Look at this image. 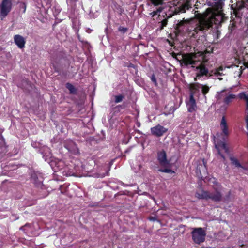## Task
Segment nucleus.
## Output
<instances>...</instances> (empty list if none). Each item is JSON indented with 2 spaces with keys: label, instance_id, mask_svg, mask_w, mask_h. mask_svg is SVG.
Masks as SVG:
<instances>
[{
  "label": "nucleus",
  "instance_id": "obj_4",
  "mask_svg": "<svg viewBox=\"0 0 248 248\" xmlns=\"http://www.w3.org/2000/svg\"><path fill=\"white\" fill-rule=\"evenodd\" d=\"M16 0H2L0 3V18L3 20L12 9L13 4Z\"/></svg>",
  "mask_w": 248,
  "mask_h": 248
},
{
  "label": "nucleus",
  "instance_id": "obj_13",
  "mask_svg": "<svg viewBox=\"0 0 248 248\" xmlns=\"http://www.w3.org/2000/svg\"><path fill=\"white\" fill-rule=\"evenodd\" d=\"M202 161L203 165H200L197 166L196 169V173L197 174L199 173V176L201 178H203L204 176H206V175L207 174V170L206 167V163L204 159H203Z\"/></svg>",
  "mask_w": 248,
  "mask_h": 248
},
{
  "label": "nucleus",
  "instance_id": "obj_8",
  "mask_svg": "<svg viewBox=\"0 0 248 248\" xmlns=\"http://www.w3.org/2000/svg\"><path fill=\"white\" fill-rule=\"evenodd\" d=\"M157 159L159 164L162 167H170V163L167 159L166 154L164 151H162L158 153Z\"/></svg>",
  "mask_w": 248,
  "mask_h": 248
},
{
  "label": "nucleus",
  "instance_id": "obj_26",
  "mask_svg": "<svg viewBox=\"0 0 248 248\" xmlns=\"http://www.w3.org/2000/svg\"><path fill=\"white\" fill-rule=\"evenodd\" d=\"M164 169H159L158 170V171L162 172H165V173H174L175 172L174 170H172L171 169H170L169 168H168V167H165Z\"/></svg>",
  "mask_w": 248,
  "mask_h": 248
},
{
  "label": "nucleus",
  "instance_id": "obj_3",
  "mask_svg": "<svg viewBox=\"0 0 248 248\" xmlns=\"http://www.w3.org/2000/svg\"><path fill=\"white\" fill-rule=\"evenodd\" d=\"M191 235L193 242L197 244H200L205 241L206 233L203 228H195L191 232Z\"/></svg>",
  "mask_w": 248,
  "mask_h": 248
},
{
  "label": "nucleus",
  "instance_id": "obj_7",
  "mask_svg": "<svg viewBox=\"0 0 248 248\" xmlns=\"http://www.w3.org/2000/svg\"><path fill=\"white\" fill-rule=\"evenodd\" d=\"M191 8L192 7L190 2L187 0H184L175 8V12L176 14L183 13Z\"/></svg>",
  "mask_w": 248,
  "mask_h": 248
},
{
  "label": "nucleus",
  "instance_id": "obj_19",
  "mask_svg": "<svg viewBox=\"0 0 248 248\" xmlns=\"http://www.w3.org/2000/svg\"><path fill=\"white\" fill-rule=\"evenodd\" d=\"M31 180L37 187H42L43 180L41 177H38L36 174H34L32 175Z\"/></svg>",
  "mask_w": 248,
  "mask_h": 248
},
{
  "label": "nucleus",
  "instance_id": "obj_25",
  "mask_svg": "<svg viewBox=\"0 0 248 248\" xmlns=\"http://www.w3.org/2000/svg\"><path fill=\"white\" fill-rule=\"evenodd\" d=\"M210 184H213V188H221V185L217 182V179L215 178H211L209 180Z\"/></svg>",
  "mask_w": 248,
  "mask_h": 248
},
{
  "label": "nucleus",
  "instance_id": "obj_15",
  "mask_svg": "<svg viewBox=\"0 0 248 248\" xmlns=\"http://www.w3.org/2000/svg\"><path fill=\"white\" fill-rule=\"evenodd\" d=\"M235 4L234 11L237 13H239L243 8H247L248 9V0H238Z\"/></svg>",
  "mask_w": 248,
  "mask_h": 248
},
{
  "label": "nucleus",
  "instance_id": "obj_37",
  "mask_svg": "<svg viewBox=\"0 0 248 248\" xmlns=\"http://www.w3.org/2000/svg\"><path fill=\"white\" fill-rule=\"evenodd\" d=\"M151 80L154 82V83H156V79H155V77L154 75H153L151 77Z\"/></svg>",
  "mask_w": 248,
  "mask_h": 248
},
{
  "label": "nucleus",
  "instance_id": "obj_20",
  "mask_svg": "<svg viewBox=\"0 0 248 248\" xmlns=\"http://www.w3.org/2000/svg\"><path fill=\"white\" fill-rule=\"evenodd\" d=\"M31 180L37 187H42L43 180L41 177H38L36 174H34L32 175Z\"/></svg>",
  "mask_w": 248,
  "mask_h": 248
},
{
  "label": "nucleus",
  "instance_id": "obj_29",
  "mask_svg": "<svg viewBox=\"0 0 248 248\" xmlns=\"http://www.w3.org/2000/svg\"><path fill=\"white\" fill-rule=\"evenodd\" d=\"M66 87L69 90L70 93H74L75 92V89L71 84L67 83Z\"/></svg>",
  "mask_w": 248,
  "mask_h": 248
},
{
  "label": "nucleus",
  "instance_id": "obj_22",
  "mask_svg": "<svg viewBox=\"0 0 248 248\" xmlns=\"http://www.w3.org/2000/svg\"><path fill=\"white\" fill-rule=\"evenodd\" d=\"M66 147L68 150L73 155H76L79 153V150L74 143L72 142L71 146L67 145Z\"/></svg>",
  "mask_w": 248,
  "mask_h": 248
},
{
  "label": "nucleus",
  "instance_id": "obj_41",
  "mask_svg": "<svg viewBox=\"0 0 248 248\" xmlns=\"http://www.w3.org/2000/svg\"><path fill=\"white\" fill-rule=\"evenodd\" d=\"M139 169H140L141 167V165H139Z\"/></svg>",
  "mask_w": 248,
  "mask_h": 248
},
{
  "label": "nucleus",
  "instance_id": "obj_36",
  "mask_svg": "<svg viewBox=\"0 0 248 248\" xmlns=\"http://www.w3.org/2000/svg\"><path fill=\"white\" fill-rule=\"evenodd\" d=\"M246 122L247 124V129L248 130V112L247 113V115L246 118Z\"/></svg>",
  "mask_w": 248,
  "mask_h": 248
},
{
  "label": "nucleus",
  "instance_id": "obj_31",
  "mask_svg": "<svg viewBox=\"0 0 248 248\" xmlns=\"http://www.w3.org/2000/svg\"><path fill=\"white\" fill-rule=\"evenodd\" d=\"M163 8L161 7H159L158 8L156 9L155 11H154L152 13H150V15L152 16H155L157 15L159 13H160Z\"/></svg>",
  "mask_w": 248,
  "mask_h": 248
},
{
  "label": "nucleus",
  "instance_id": "obj_23",
  "mask_svg": "<svg viewBox=\"0 0 248 248\" xmlns=\"http://www.w3.org/2000/svg\"><path fill=\"white\" fill-rule=\"evenodd\" d=\"M209 191H202L201 192H198L196 193V197L199 199H208Z\"/></svg>",
  "mask_w": 248,
  "mask_h": 248
},
{
  "label": "nucleus",
  "instance_id": "obj_9",
  "mask_svg": "<svg viewBox=\"0 0 248 248\" xmlns=\"http://www.w3.org/2000/svg\"><path fill=\"white\" fill-rule=\"evenodd\" d=\"M50 165L54 171L60 170L65 166V164L63 160L59 159H54L51 160Z\"/></svg>",
  "mask_w": 248,
  "mask_h": 248
},
{
  "label": "nucleus",
  "instance_id": "obj_21",
  "mask_svg": "<svg viewBox=\"0 0 248 248\" xmlns=\"http://www.w3.org/2000/svg\"><path fill=\"white\" fill-rule=\"evenodd\" d=\"M199 88L201 90L202 93L203 94V98L204 99V102H206V94L208 93L209 91L210 87L207 85L200 84L199 85Z\"/></svg>",
  "mask_w": 248,
  "mask_h": 248
},
{
  "label": "nucleus",
  "instance_id": "obj_30",
  "mask_svg": "<svg viewBox=\"0 0 248 248\" xmlns=\"http://www.w3.org/2000/svg\"><path fill=\"white\" fill-rule=\"evenodd\" d=\"M238 97L240 99H243L246 101L248 98V95L246 94L245 92H241L239 94Z\"/></svg>",
  "mask_w": 248,
  "mask_h": 248
},
{
  "label": "nucleus",
  "instance_id": "obj_38",
  "mask_svg": "<svg viewBox=\"0 0 248 248\" xmlns=\"http://www.w3.org/2000/svg\"><path fill=\"white\" fill-rule=\"evenodd\" d=\"M245 67L248 68V62H245Z\"/></svg>",
  "mask_w": 248,
  "mask_h": 248
},
{
  "label": "nucleus",
  "instance_id": "obj_17",
  "mask_svg": "<svg viewBox=\"0 0 248 248\" xmlns=\"http://www.w3.org/2000/svg\"><path fill=\"white\" fill-rule=\"evenodd\" d=\"M220 128L224 136H227L229 135V131L226 121L224 116H223L220 124Z\"/></svg>",
  "mask_w": 248,
  "mask_h": 248
},
{
  "label": "nucleus",
  "instance_id": "obj_16",
  "mask_svg": "<svg viewBox=\"0 0 248 248\" xmlns=\"http://www.w3.org/2000/svg\"><path fill=\"white\" fill-rule=\"evenodd\" d=\"M230 67H236L238 68V66L235 65H232L231 66L229 67H223L222 66L219 67L218 68L215 70V71L214 72V74L217 77L218 79L220 80H222V78H221L218 77L219 76L224 75V74L222 73V72L226 69V68H229Z\"/></svg>",
  "mask_w": 248,
  "mask_h": 248
},
{
  "label": "nucleus",
  "instance_id": "obj_18",
  "mask_svg": "<svg viewBox=\"0 0 248 248\" xmlns=\"http://www.w3.org/2000/svg\"><path fill=\"white\" fill-rule=\"evenodd\" d=\"M197 61L193 60L192 56L187 55L183 59V63L186 65H191L193 67L194 65H196Z\"/></svg>",
  "mask_w": 248,
  "mask_h": 248
},
{
  "label": "nucleus",
  "instance_id": "obj_28",
  "mask_svg": "<svg viewBox=\"0 0 248 248\" xmlns=\"http://www.w3.org/2000/svg\"><path fill=\"white\" fill-rule=\"evenodd\" d=\"M235 27L236 25L235 22L234 21H231L229 26V31L232 32H233L235 30Z\"/></svg>",
  "mask_w": 248,
  "mask_h": 248
},
{
  "label": "nucleus",
  "instance_id": "obj_5",
  "mask_svg": "<svg viewBox=\"0 0 248 248\" xmlns=\"http://www.w3.org/2000/svg\"><path fill=\"white\" fill-rule=\"evenodd\" d=\"M215 147L217 151L218 155L225 163V157L223 153H225L228 154L229 153V149L226 146V144L224 142H217L215 144Z\"/></svg>",
  "mask_w": 248,
  "mask_h": 248
},
{
  "label": "nucleus",
  "instance_id": "obj_1",
  "mask_svg": "<svg viewBox=\"0 0 248 248\" xmlns=\"http://www.w3.org/2000/svg\"><path fill=\"white\" fill-rule=\"evenodd\" d=\"M225 0H207L208 8L203 13L194 12V17L177 21L176 28L179 32H187L190 37L196 38L198 35L205 32L212 28L220 26L227 19L221 10L224 5Z\"/></svg>",
  "mask_w": 248,
  "mask_h": 248
},
{
  "label": "nucleus",
  "instance_id": "obj_27",
  "mask_svg": "<svg viewBox=\"0 0 248 248\" xmlns=\"http://www.w3.org/2000/svg\"><path fill=\"white\" fill-rule=\"evenodd\" d=\"M19 11L22 13H24L26 10V4L24 2H21L19 4Z\"/></svg>",
  "mask_w": 248,
  "mask_h": 248
},
{
  "label": "nucleus",
  "instance_id": "obj_32",
  "mask_svg": "<svg viewBox=\"0 0 248 248\" xmlns=\"http://www.w3.org/2000/svg\"><path fill=\"white\" fill-rule=\"evenodd\" d=\"M115 103H118L122 101L124 98V96L122 95H117L115 96Z\"/></svg>",
  "mask_w": 248,
  "mask_h": 248
},
{
  "label": "nucleus",
  "instance_id": "obj_11",
  "mask_svg": "<svg viewBox=\"0 0 248 248\" xmlns=\"http://www.w3.org/2000/svg\"><path fill=\"white\" fill-rule=\"evenodd\" d=\"M196 69L197 71V78H199L203 76H211L213 74L209 73L207 68L205 67V66L203 64H200L199 66H198L196 67Z\"/></svg>",
  "mask_w": 248,
  "mask_h": 248
},
{
  "label": "nucleus",
  "instance_id": "obj_24",
  "mask_svg": "<svg viewBox=\"0 0 248 248\" xmlns=\"http://www.w3.org/2000/svg\"><path fill=\"white\" fill-rule=\"evenodd\" d=\"M230 159L232 162V163L238 168H241L244 170H246V168L244 166H242L237 159L233 157H230Z\"/></svg>",
  "mask_w": 248,
  "mask_h": 248
},
{
  "label": "nucleus",
  "instance_id": "obj_39",
  "mask_svg": "<svg viewBox=\"0 0 248 248\" xmlns=\"http://www.w3.org/2000/svg\"><path fill=\"white\" fill-rule=\"evenodd\" d=\"M246 106H248V98L246 100Z\"/></svg>",
  "mask_w": 248,
  "mask_h": 248
},
{
  "label": "nucleus",
  "instance_id": "obj_33",
  "mask_svg": "<svg viewBox=\"0 0 248 248\" xmlns=\"http://www.w3.org/2000/svg\"><path fill=\"white\" fill-rule=\"evenodd\" d=\"M159 24H160V29L162 30L167 24V21L166 19L163 20L159 22Z\"/></svg>",
  "mask_w": 248,
  "mask_h": 248
},
{
  "label": "nucleus",
  "instance_id": "obj_34",
  "mask_svg": "<svg viewBox=\"0 0 248 248\" xmlns=\"http://www.w3.org/2000/svg\"><path fill=\"white\" fill-rule=\"evenodd\" d=\"M108 172H106L105 173H102V174L97 173V174H95V177H97V178H103L105 176L108 175Z\"/></svg>",
  "mask_w": 248,
  "mask_h": 248
},
{
  "label": "nucleus",
  "instance_id": "obj_40",
  "mask_svg": "<svg viewBox=\"0 0 248 248\" xmlns=\"http://www.w3.org/2000/svg\"><path fill=\"white\" fill-rule=\"evenodd\" d=\"M239 70H240V74H241L242 73V67H241L240 68Z\"/></svg>",
  "mask_w": 248,
  "mask_h": 248
},
{
  "label": "nucleus",
  "instance_id": "obj_12",
  "mask_svg": "<svg viewBox=\"0 0 248 248\" xmlns=\"http://www.w3.org/2000/svg\"><path fill=\"white\" fill-rule=\"evenodd\" d=\"M14 40L15 43L17 46L19 48H23L25 47L26 43L25 39L20 35H15L14 36Z\"/></svg>",
  "mask_w": 248,
  "mask_h": 248
},
{
  "label": "nucleus",
  "instance_id": "obj_2",
  "mask_svg": "<svg viewBox=\"0 0 248 248\" xmlns=\"http://www.w3.org/2000/svg\"><path fill=\"white\" fill-rule=\"evenodd\" d=\"M216 98L219 102L223 98V102L226 105H229L237 98V96L228 89H225L217 93Z\"/></svg>",
  "mask_w": 248,
  "mask_h": 248
},
{
  "label": "nucleus",
  "instance_id": "obj_14",
  "mask_svg": "<svg viewBox=\"0 0 248 248\" xmlns=\"http://www.w3.org/2000/svg\"><path fill=\"white\" fill-rule=\"evenodd\" d=\"M186 106L188 112H192L195 110L197 107L196 101L194 98L193 95L191 93L189 96V101L186 103Z\"/></svg>",
  "mask_w": 248,
  "mask_h": 248
},
{
  "label": "nucleus",
  "instance_id": "obj_6",
  "mask_svg": "<svg viewBox=\"0 0 248 248\" xmlns=\"http://www.w3.org/2000/svg\"><path fill=\"white\" fill-rule=\"evenodd\" d=\"M150 130L151 134L157 137L162 136L168 131V129L167 128L159 124L151 127Z\"/></svg>",
  "mask_w": 248,
  "mask_h": 248
},
{
  "label": "nucleus",
  "instance_id": "obj_10",
  "mask_svg": "<svg viewBox=\"0 0 248 248\" xmlns=\"http://www.w3.org/2000/svg\"><path fill=\"white\" fill-rule=\"evenodd\" d=\"M214 191H209L208 199H211L214 202H219L222 199V194L221 193V188H216L214 187Z\"/></svg>",
  "mask_w": 248,
  "mask_h": 248
},
{
  "label": "nucleus",
  "instance_id": "obj_35",
  "mask_svg": "<svg viewBox=\"0 0 248 248\" xmlns=\"http://www.w3.org/2000/svg\"><path fill=\"white\" fill-rule=\"evenodd\" d=\"M119 31L122 32V33H124L127 31V28L123 27H120L119 28Z\"/></svg>",
  "mask_w": 248,
  "mask_h": 248
}]
</instances>
